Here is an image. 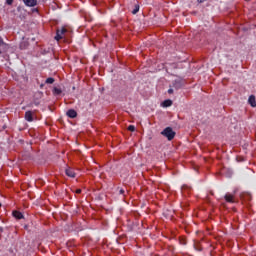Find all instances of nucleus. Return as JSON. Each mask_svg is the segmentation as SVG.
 Segmentation results:
<instances>
[{"label": "nucleus", "mask_w": 256, "mask_h": 256, "mask_svg": "<svg viewBox=\"0 0 256 256\" xmlns=\"http://www.w3.org/2000/svg\"><path fill=\"white\" fill-rule=\"evenodd\" d=\"M161 135L166 137L168 141H173V139H175L176 133L173 131V128L167 127L161 132Z\"/></svg>", "instance_id": "obj_1"}, {"label": "nucleus", "mask_w": 256, "mask_h": 256, "mask_svg": "<svg viewBox=\"0 0 256 256\" xmlns=\"http://www.w3.org/2000/svg\"><path fill=\"white\" fill-rule=\"evenodd\" d=\"M65 33H67V29H65V28H61L60 30L58 29L56 32V36H55L56 41H61V39H63V35H65Z\"/></svg>", "instance_id": "obj_2"}, {"label": "nucleus", "mask_w": 256, "mask_h": 256, "mask_svg": "<svg viewBox=\"0 0 256 256\" xmlns=\"http://www.w3.org/2000/svg\"><path fill=\"white\" fill-rule=\"evenodd\" d=\"M185 85V82L182 79H176L173 82L174 89H181Z\"/></svg>", "instance_id": "obj_3"}, {"label": "nucleus", "mask_w": 256, "mask_h": 256, "mask_svg": "<svg viewBox=\"0 0 256 256\" xmlns=\"http://www.w3.org/2000/svg\"><path fill=\"white\" fill-rule=\"evenodd\" d=\"M23 2L27 7H35L37 5V0H23Z\"/></svg>", "instance_id": "obj_4"}, {"label": "nucleus", "mask_w": 256, "mask_h": 256, "mask_svg": "<svg viewBox=\"0 0 256 256\" xmlns=\"http://www.w3.org/2000/svg\"><path fill=\"white\" fill-rule=\"evenodd\" d=\"M66 115H68L70 119H75V117H77V111L70 109L67 111Z\"/></svg>", "instance_id": "obj_5"}, {"label": "nucleus", "mask_w": 256, "mask_h": 256, "mask_svg": "<svg viewBox=\"0 0 256 256\" xmlns=\"http://www.w3.org/2000/svg\"><path fill=\"white\" fill-rule=\"evenodd\" d=\"M225 201H227V203H234V196L232 194L227 193L224 196Z\"/></svg>", "instance_id": "obj_6"}, {"label": "nucleus", "mask_w": 256, "mask_h": 256, "mask_svg": "<svg viewBox=\"0 0 256 256\" xmlns=\"http://www.w3.org/2000/svg\"><path fill=\"white\" fill-rule=\"evenodd\" d=\"M25 119H26V121H29V122L33 121V112L32 111H27L25 113Z\"/></svg>", "instance_id": "obj_7"}, {"label": "nucleus", "mask_w": 256, "mask_h": 256, "mask_svg": "<svg viewBox=\"0 0 256 256\" xmlns=\"http://www.w3.org/2000/svg\"><path fill=\"white\" fill-rule=\"evenodd\" d=\"M249 105H251V107H256V100H255V96L251 95L248 99Z\"/></svg>", "instance_id": "obj_8"}, {"label": "nucleus", "mask_w": 256, "mask_h": 256, "mask_svg": "<svg viewBox=\"0 0 256 256\" xmlns=\"http://www.w3.org/2000/svg\"><path fill=\"white\" fill-rule=\"evenodd\" d=\"M65 173H66V175H67L68 177L75 178V172L73 171V169L67 168V169L65 170Z\"/></svg>", "instance_id": "obj_9"}, {"label": "nucleus", "mask_w": 256, "mask_h": 256, "mask_svg": "<svg viewBox=\"0 0 256 256\" xmlns=\"http://www.w3.org/2000/svg\"><path fill=\"white\" fill-rule=\"evenodd\" d=\"M13 217H15V219H23V213L19 212V211H13Z\"/></svg>", "instance_id": "obj_10"}, {"label": "nucleus", "mask_w": 256, "mask_h": 256, "mask_svg": "<svg viewBox=\"0 0 256 256\" xmlns=\"http://www.w3.org/2000/svg\"><path fill=\"white\" fill-rule=\"evenodd\" d=\"M173 105V101L171 100H165L162 102V107H171Z\"/></svg>", "instance_id": "obj_11"}, {"label": "nucleus", "mask_w": 256, "mask_h": 256, "mask_svg": "<svg viewBox=\"0 0 256 256\" xmlns=\"http://www.w3.org/2000/svg\"><path fill=\"white\" fill-rule=\"evenodd\" d=\"M45 83H47L48 85H53L55 83V79L54 78H47Z\"/></svg>", "instance_id": "obj_12"}, {"label": "nucleus", "mask_w": 256, "mask_h": 256, "mask_svg": "<svg viewBox=\"0 0 256 256\" xmlns=\"http://www.w3.org/2000/svg\"><path fill=\"white\" fill-rule=\"evenodd\" d=\"M53 93H54V95H61L62 91H61V89L55 87V88L53 89Z\"/></svg>", "instance_id": "obj_13"}, {"label": "nucleus", "mask_w": 256, "mask_h": 256, "mask_svg": "<svg viewBox=\"0 0 256 256\" xmlns=\"http://www.w3.org/2000/svg\"><path fill=\"white\" fill-rule=\"evenodd\" d=\"M137 13H139V4H136L134 10L132 11L133 15H137Z\"/></svg>", "instance_id": "obj_14"}, {"label": "nucleus", "mask_w": 256, "mask_h": 256, "mask_svg": "<svg viewBox=\"0 0 256 256\" xmlns=\"http://www.w3.org/2000/svg\"><path fill=\"white\" fill-rule=\"evenodd\" d=\"M194 249L196 251H201L202 250L201 247H199V242H197V241L194 242Z\"/></svg>", "instance_id": "obj_15"}, {"label": "nucleus", "mask_w": 256, "mask_h": 256, "mask_svg": "<svg viewBox=\"0 0 256 256\" xmlns=\"http://www.w3.org/2000/svg\"><path fill=\"white\" fill-rule=\"evenodd\" d=\"M128 131H131V132L135 131V126L133 125L128 126Z\"/></svg>", "instance_id": "obj_16"}, {"label": "nucleus", "mask_w": 256, "mask_h": 256, "mask_svg": "<svg viewBox=\"0 0 256 256\" xmlns=\"http://www.w3.org/2000/svg\"><path fill=\"white\" fill-rule=\"evenodd\" d=\"M119 194H120V195H125V190H124L123 188H121V189L119 190Z\"/></svg>", "instance_id": "obj_17"}, {"label": "nucleus", "mask_w": 256, "mask_h": 256, "mask_svg": "<svg viewBox=\"0 0 256 256\" xmlns=\"http://www.w3.org/2000/svg\"><path fill=\"white\" fill-rule=\"evenodd\" d=\"M7 5H13V0H6Z\"/></svg>", "instance_id": "obj_18"}, {"label": "nucleus", "mask_w": 256, "mask_h": 256, "mask_svg": "<svg viewBox=\"0 0 256 256\" xmlns=\"http://www.w3.org/2000/svg\"><path fill=\"white\" fill-rule=\"evenodd\" d=\"M168 93H169V95H172V93H173V88H170V89L168 90Z\"/></svg>", "instance_id": "obj_19"}, {"label": "nucleus", "mask_w": 256, "mask_h": 256, "mask_svg": "<svg viewBox=\"0 0 256 256\" xmlns=\"http://www.w3.org/2000/svg\"><path fill=\"white\" fill-rule=\"evenodd\" d=\"M76 193H78V194L81 193V189H77Z\"/></svg>", "instance_id": "obj_20"}, {"label": "nucleus", "mask_w": 256, "mask_h": 256, "mask_svg": "<svg viewBox=\"0 0 256 256\" xmlns=\"http://www.w3.org/2000/svg\"><path fill=\"white\" fill-rule=\"evenodd\" d=\"M0 45H3V39L0 38Z\"/></svg>", "instance_id": "obj_21"}, {"label": "nucleus", "mask_w": 256, "mask_h": 256, "mask_svg": "<svg viewBox=\"0 0 256 256\" xmlns=\"http://www.w3.org/2000/svg\"><path fill=\"white\" fill-rule=\"evenodd\" d=\"M205 0H198V3H203Z\"/></svg>", "instance_id": "obj_22"}, {"label": "nucleus", "mask_w": 256, "mask_h": 256, "mask_svg": "<svg viewBox=\"0 0 256 256\" xmlns=\"http://www.w3.org/2000/svg\"><path fill=\"white\" fill-rule=\"evenodd\" d=\"M24 229H26V230H27V229H29V227L26 225V226H24Z\"/></svg>", "instance_id": "obj_23"}, {"label": "nucleus", "mask_w": 256, "mask_h": 256, "mask_svg": "<svg viewBox=\"0 0 256 256\" xmlns=\"http://www.w3.org/2000/svg\"><path fill=\"white\" fill-rule=\"evenodd\" d=\"M20 47H21V49H23V43H21Z\"/></svg>", "instance_id": "obj_24"}, {"label": "nucleus", "mask_w": 256, "mask_h": 256, "mask_svg": "<svg viewBox=\"0 0 256 256\" xmlns=\"http://www.w3.org/2000/svg\"><path fill=\"white\" fill-rule=\"evenodd\" d=\"M35 105H39V102H34Z\"/></svg>", "instance_id": "obj_25"}, {"label": "nucleus", "mask_w": 256, "mask_h": 256, "mask_svg": "<svg viewBox=\"0 0 256 256\" xmlns=\"http://www.w3.org/2000/svg\"><path fill=\"white\" fill-rule=\"evenodd\" d=\"M40 87H43V84H41V86Z\"/></svg>", "instance_id": "obj_26"}, {"label": "nucleus", "mask_w": 256, "mask_h": 256, "mask_svg": "<svg viewBox=\"0 0 256 256\" xmlns=\"http://www.w3.org/2000/svg\"><path fill=\"white\" fill-rule=\"evenodd\" d=\"M0 207H1V203H0Z\"/></svg>", "instance_id": "obj_27"}]
</instances>
